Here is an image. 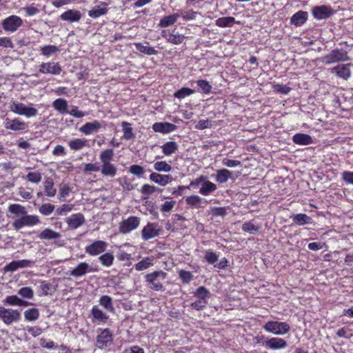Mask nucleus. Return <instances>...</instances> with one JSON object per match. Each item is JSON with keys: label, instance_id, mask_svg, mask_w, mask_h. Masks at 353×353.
Returning a JSON list of instances; mask_svg holds the SVG:
<instances>
[{"label": "nucleus", "instance_id": "obj_1", "mask_svg": "<svg viewBox=\"0 0 353 353\" xmlns=\"http://www.w3.org/2000/svg\"><path fill=\"white\" fill-rule=\"evenodd\" d=\"M114 157V151L112 149H107L102 151L99 155L100 161L102 163L100 170L103 176L114 177L117 174V168L110 163Z\"/></svg>", "mask_w": 353, "mask_h": 353}, {"label": "nucleus", "instance_id": "obj_2", "mask_svg": "<svg viewBox=\"0 0 353 353\" xmlns=\"http://www.w3.org/2000/svg\"><path fill=\"white\" fill-rule=\"evenodd\" d=\"M167 274L163 271H156L148 274L145 276L146 281L151 290L163 291L164 290L163 282L165 280Z\"/></svg>", "mask_w": 353, "mask_h": 353}, {"label": "nucleus", "instance_id": "obj_3", "mask_svg": "<svg viewBox=\"0 0 353 353\" xmlns=\"http://www.w3.org/2000/svg\"><path fill=\"white\" fill-rule=\"evenodd\" d=\"M348 60H350V57L347 52L343 49H334L322 58V61L327 65Z\"/></svg>", "mask_w": 353, "mask_h": 353}, {"label": "nucleus", "instance_id": "obj_4", "mask_svg": "<svg viewBox=\"0 0 353 353\" xmlns=\"http://www.w3.org/2000/svg\"><path fill=\"white\" fill-rule=\"evenodd\" d=\"M263 329L276 335H283L289 332L290 325L286 322L268 321L263 325Z\"/></svg>", "mask_w": 353, "mask_h": 353}, {"label": "nucleus", "instance_id": "obj_5", "mask_svg": "<svg viewBox=\"0 0 353 353\" xmlns=\"http://www.w3.org/2000/svg\"><path fill=\"white\" fill-rule=\"evenodd\" d=\"M140 225V219L137 216H130L119 223V230L120 233L127 234L136 230Z\"/></svg>", "mask_w": 353, "mask_h": 353}, {"label": "nucleus", "instance_id": "obj_6", "mask_svg": "<svg viewBox=\"0 0 353 353\" xmlns=\"http://www.w3.org/2000/svg\"><path fill=\"white\" fill-rule=\"evenodd\" d=\"M161 227L157 223H148L141 230V237L144 241H148L160 234Z\"/></svg>", "mask_w": 353, "mask_h": 353}, {"label": "nucleus", "instance_id": "obj_7", "mask_svg": "<svg viewBox=\"0 0 353 353\" xmlns=\"http://www.w3.org/2000/svg\"><path fill=\"white\" fill-rule=\"evenodd\" d=\"M108 243L104 241H94L85 247V251L90 256H97L105 252Z\"/></svg>", "mask_w": 353, "mask_h": 353}, {"label": "nucleus", "instance_id": "obj_8", "mask_svg": "<svg viewBox=\"0 0 353 353\" xmlns=\"http://www.w3.org/2000/svg\"><path fill=\"white\" fill-rule=\"evenodd\" d=\"M19 318L20 312L0 307V319H2L6 324H10L19 320Z\"/></svg>", "mask_w": 353, "mask_h": 353}, {"label": "nucleus", "instance_id": "obj_9", "mask_svg": "<svg viewBox=\"0 0 353 353\" xmlns=\"http://www.w3.org/2000/svg\"><path fill=\"white\" fill-rule=\"evenodd\" d=\"M112 341V334L109 329H104L97 337V346L103 349L111 344Z\"/></svg>", "mask_w": 353, "mask_h": 353}, {"label": "nucleus", "instance_id": "obj_10", "mask_svg": "<svg viewBox=\"0 0 353 353\" xmlns=\"http://www.w3.org/2000/svg\"><path fill=\"white\" fill-rule=\"evenodd\" d=\"M22 23V20L20 17L12 15L2 22V26L6 31L14 32L15 31Z\"/></svg>", "mask_w": 353, "mask_h": 353}, {"label": "nucleus", "instance_id": "obj_11", "mask_svg": "<svg viewBox=\"0 0 353 353\" xmlns=\"http://www.w3.org/2000/svg\"><path fill=\"white\" fill-rule=\"evenodd\" d=\"M333 14V9L327 6H316L312 10L313 16L319 20L327 19Z\"/></svg>", "mask_w": 353, "mask_h": 353}, {"label": "nucleus", "instance_id": "obj_12", "mask_svg": "<svg viewBox=\"0 0 353 353\" xmlns=\"http://www.w3.org/2000/svg\"><path fill=\"white\" fill-rule=\"evenodd\" d=\"M92 272V268L88 263L81 262L70 271V276L79 278Z\"/></svg>", "mask_w": 353, "mask_h": 353}, {"label": "nucleus", "instance_id": "obj_13", "mask_svg": "<svg viewBox=\"0 0 353 353\" xmlns=\"http://www.w3.org/2000/svg\"><path fill=\"white\" fill-rule=\"evenodd\" d=\"M39 71L43 74H59L61 68L58 63H43L40 66Z\"/></svg>", "mask_w": 353, "mask_h": 353}, {"label": "nucleus", "instance_id": "obj_14", "mask_svg": "<svg viewBox=\"0 0 353 353\" xmlns=\"http://www.w3.org/2000/svg\"><path fill=\"white\" fill-rule=\"evenodd\" d=\"M102 126L103 125L101 122L95 120L92 122H88L85 123L80 128L79 131L83 134L88 135L97 132L102 128Z\"/></svg>", "mask_w": 353, "mask_h": 353}, {"label": "nucleus", "instance_id": "obj_15", "mask_svg": "<svg viewBox=\"0 0 353 353\" xmlns=\"http://www.w3.org/2000/svg\"><path fill=\"white\" fill-rule=\"evenodd\" d=\"M150 180L162 186H165L173 181V177L169 174L163 175L157 172H152L150 175Z\"/></svg>", "mask_w": 353, "mask_h": 353}, {"label": "nucleus", "instance_id": "obj_16", "mask_svg": "<svg viewBox=\"0 0 353 353\" xmlns=\"http://www.w3.org/2000/svg\"><path fill=\"white\" fill-rule=\"evenodd\" d=\"M85 222L84 216L81 213L74 214L66 219V223L71 229H77Z\"/></svg>", "mask_w": 353, "mask_h": 353}, {"label": "nucleus", "instance_id": "obj_17", "mask_svg": "<svg viewBox=\"0 0 353 353\" xmlns=\"http://www.w3.org/2000/svg\"><path fill=\"white\" fill-rule=\"evenodd\" d=\"M60 18L61 20L65 21L77 22L81 18V13L77 10H68L62 13Z\"/></svg>", "mask_w": 353, "mask_h": 353}, {"label": "nucleus", "instance_id": "obj_18", "mask_svg": "<svg viewBox=\"0 0 353 353\" xmlns=\"http://www.w3.org/2000/svg\"><path fill=\"white\" fill-rule=\"evenodd\" d=\"M263 344L265 347L272 350L284 348L288 345L287 342L281 338H271L266 340Z\"/></svg>", "mask_w": 353, "mask_h": 353}, {"label": "nucleus", "instance_id": "obj_19", "mask_svg": "<svg viewBox=\"0 0 353 353\" xmlns=\"http://www.w3.org/2000/svg\"><path fill=\"white\" fill-rule=\"evenodd\" d=\"M176 128V125L170 123H155L152 125V129L154 132L169 133L172 132Z\"/></svg>", "mask_w": 353, "mask_h": 353}, {"label": "nucleus", "instance_id": "obj_20", "mask_svg": "<svg viewBox=\"0 0 353 353\" xmlns=\"http://www.w3.org/2000/svg\"><path fill=\"white\" fill-rule=\"evenodd\" d=\"M307 19V12L299 11L291 17V23L296 26H302Z\"/></svg>", "mask_w": 353, "mask_h": 353}, {"label": "nucleus", "instance_id": "obj_21", "mask_svg": "<svg viewBox=\"0 0 353 353\" xmlns=\"http://www.w3.org/2000/svg\"><path fill=\"white\" fill-rule=\"evenodd\" d=\"M294 143L299 145H309L312 143V138L306 134L298 133L293 136Z\"/></svg>", "mask_w": 353, "mask_h": 353}, {"label": "nucleus", "instance_id": "obj_22", "mask_svg": "<svg viewBox=\"0 0 353 353\" xmlns=\"http://www.w3.org/2000/svg\"><path fill=\"white\" fill-rule=\"evenodd\" d=\"M336 72V75L344 79H347L351 74L349 65H339L333 68Z\"/></svg>", "mask_w": 353, "mask_h": 353}, {"label": "nucleus", "instance_id": "obj_23", "mask_svg": "<svg viewBox=\"0 0 353 353\" xmlns=\"http://www.w3.org/2000/svg\"><path fill=\"white\" fill-rule=\"evenodd\" d=\"M232 172L227 169H221L216 171V181L219 183H225L231 178Z\"/></svg>", "mask_w": 353, "mask_h": 353}, {"label": "nucleus", "instance_id": "obj_24", "mask_svg": "<svg viewBox=\"0 0 353 353\" xmlns=\"http://www.w3.org/2000/svg\"><path fill=\"white\" fill-rule=\"evenodd\" d=\"M217 187L216 184L213 183L210 181H204L202 184L201 188H200L199 193L202 195L207 196L210 193L214 192L216 190Z\"/></svg>", "mask_w": 353, "mask_h": 353}, {"label": "nucleus", "instance_id": "obj_25", "mask_svg": "<svg viewBox=\"0 0 353 353\" xmlns=\"http://www.w3.org/2000/svg\"><path fill=\"white\" fill-rule=\"evenodd\" d=\"M54 181L52 178H48L44 182V192L47 196H55L57 190L54 188Z\"/></svg>", "mask_w": 353, "mask_h": 353}, {"label": "nucleus", "instance_id": "obj_26", "mask_svg": "<svg viewBox=\"0 0 353 353\" xmlns=\"http://www.w3.org/2000/svg\"><path fill=\"white\" fill-rule=\"evenodd\" d=\"M179 16V14L175 13L163 17L160 20L159 26L162 28H167L171 25H173L177 21Z\"/></svg>", "mask_w": 353, "mask_h": 353}, {"label": "nucleus", "instance_id": "obj_27", "mask_svg": "<svg viewBox=\"0 0 353 353\" xmlns=\"http://www.w3.org/2000/svg\"><path fill=\"white\" fill-rule=\"evenodd\" d=\"M60 236L61 234L59 232H55L49 228L43 230L39 235V239L46 240L56 239Z\"/></svg>", "mask_w": 353, "mask_h": 353}, {"label": "nucleus", "instance_id": "obj_28", "mask_svg": "<svg viewBox=\"0 0 353 353\" xmlns=\"http://www.w3.org/2000/svg\"><path fill=\"white\" fill-rule=\"evenodd\" d=\"M71 150H79L88 145V141L85 139H75L68 142Z\"/></svg>", "mask_w": 353, "mask_h": 353}, {"label": "nucleus", "instance_id": "obj_29", "mask_svg": "<svg viewBox=\"0 0 353 353\" xmlns=\"http://www.w3.org/2000/svg\"><path fill=\"white\" fill-rule=\"evenodd\" d=\"M164 154L169 156L174 154L178 149V144L174 141L166 142L161 146Z\"/></svg>", "mask_w": 353, "mask_h": 353}, {"label": "nucleus", "instance_id": "obj_30", "mask_svg": "<svg viewBox=\"0 0 353 353\" xmlns=\"http://www.w3.org/2000/svg\"><path fill=\"white\" fill-rule=\"evenodd\" d=\"M53 108L61 113L68 112V103L63 99H57L52 103Z\"/></svg>", "mask_w": 353, "mask_h": 353}, {"label": "nucleus", "instance_id": "obj_31", "mask_svg": "<svg viewBox=\"0 0 353 353\" xmlns=\"http://www.w3.org/2000/svg\"><path fill=\"white\" fill-rule=\"evenodd\" d=\"M292 220L299 225H304L312 223V218L305 214H297L292 216Z\"/></svg>", "mask_w": 353, "mask_h": 353}, {"label": "nucleus", "instance_id": "obj_32", "mask_svg": "<svg viewBox=\"0 0 353 353\" xmlns=\"http://www.w3.org/2000/svg\"><path fill=\"white\" fill-rule=\"evenodd\" d=\"M235 22V19L232 17H223L216 20V25L219 27L225 28L231 27Z\"/></svg>", "mask_w": 353, "mask_h": 353}, {"label": "nucleus", "instance_id": "obj_33", "mask_svg": "<svg viewBox=\"0 0 353 353\" xmlns=\"http://www.w3.org/2000/svg\"><path fill=\"white\" fill-rule=\"evenodd\" d=\"M130 125V123L126 121H123L121 123L123 132V137L125 140H130L134 137V134Z\"/></svg>", "mask_w": 353, "mask_h": 353}, {"label": "nucleus", "instance_id": "obj_34", "mask_svg": "<svg viewBox=\"0 0 353 353\" xmlns=\"http://www.w3.org/2000/svg\"><path fill=\"white\" fill-rule=\"evenodd\" d=\"M114 257L110 252H106L99 257L101 263L105 267H110L113 264Z\"/></svg>", "mask_w": 353, "mask_h": 353}, {"label": "nucleus", "instance_id": "obj_35", "mask_svg": "<svg viewBox=\"0 0 353 353\" xmlns=\"http://www.w3.org/2000/svg\"><path fill=\"white\" fill-rule=\"evenodd\" d=\"M23 314L27 321H34L38 319L39 312L37 308L31 307L25 310Z\"/></svg>", "mask_w": 353, "mask_h": 353}, {"label": "nucleus", "instance_id": "obj_36", "mask_svg": "<svg viewBox=\"0 0 353 353\" xmlns=\"http://www.w3.org/2000/svg\"><path fill=\"white\" fill-rule=\"evenodd\" d=\"M92 315L94 320L100 322H105L108 319V316L97 306H94L92 309Z\"/></svg>", "mask_w": 353, "mask_h": 353}, {"label": "nucleus", "instance_id": "obj_37", "mask_svg": "<svg viewBox=\"0 0 353 353\" xmlns=\"http://www.w3.org/2000/svg\"><path fill=\"white\" fill-rule=\"evenodd\" d=\"M134 45L136 46L137 50L141 52V53L148 55H153L157 54V50H156L153 47L144 46L141 43H134Z\"/></svg>", "mask_w": 353, "mask_h": 353}, {"label": "nucleus", "instance_id": "obj_38", "mask_svg": "<svg viewBox=\"0 0 353 353\" xmlns=\"http://www.w3.org/2000/svg\"><path fill=\"white\" fill-rule=\"evenodd\" d=\"M5 128L12 130H19L22 128V123L17 119H6Z\"/></svg>", "mask_w": 353, "mask_h": 353}, {"label": "nucleus", "instance_id": "obj_39", "mask_svg": "<svg viewBox=\"0 0 353 353\" xmlns=\"http://www.w3.org/2000/svg\"><path fill=\"white\" fill-rule=\"evenodd\" d=\"M99 304L110 312L114 311L112 298L107 295L102 296L99 299Z\"/></svg>", "mask_w": 353, "mask_h": 353}, {"label": "nucleus", "instance_id": "obj_40", "mask_svg": "<svg viewBox=\"0 0 353 353\" xmlns=\"http://www.w3.org/2000/svg\"><path fill=\"white\" fill-rule=\"evenodd\" d=\"M164 37L168 40V41H169L170 43H172L173 44H175V45L181 43L185 39V37L183 35H181L179 34H173V33L165 34Z\"/></svg>", "mask_w": 353, "mask_h": 353}, {"label": "nucleus", "instance_id": "obj_41", "mask_svg": "<svg viewBox=\"0 0 353 353\" xmlns=\"http://www.w3.org/2000/svg\"><path fill=\"white\" fill-rule=\"evenodd\" d=\"M210 296V293L209 290L203 286L197 288L194 292V296L203 301H207L206 299L209 298Z\"/></svg>", "mask_w": 353, "mask_h": 353}, {"label": "nucleus", "instance_id": "obj_42", "mask_svg": "<svg viewBox=\"0 0 353 353\" xmlns=\"http://www.w3.org/2000/svg\"><path fill=\"white\" fill-rule=\"evenodd\" d=\"M154 168L158 172H169L172 170V166L165 161H157L154 164Z\"/></svg>", "mask_w": 353, "mask_h": 353}, {"label": "nucleus", "instance_id": "obj_43", "mask_svg": "<svg viewBox=\"0 0 353 353\" xmlns=\"http://www.w3.org/2000/svg\"><path fill=\"white\" fill-rule=\"evenodd\" d=\"M259 229V226L254 225L251 221L245 222L242 225V230L250 234H254L258 232Z\"/></svg>", "mask_w": 353, "mask_h": 353}, {"label": "nucleus", "instance_id": "obj_44", "mask_svg": "<svg viewBox=\"0 0 353 353\" xmlns=\"http://www.w3.org/2000/svg\"><path fill=\"white\" fill-rule=\"evenodd\" d=\"M25 212H23V214ZM40 222L39 219L36 215H24L23 225H34Z\"/></svg>", "mask_w": 353, "mask_h": 353}, {"label": "nucleus", "instance_id": "obj_45", "mask_svg": "<svg viewBox=\"0 0 353 353\" xmlns=\"http://www.w3.org/2000/svg\"><path fill=\"white\" fill-rule=\"evenodd\" d=\"M107 12L108 9L106 8L95 7L88 12V15L92 18H97L105 14Z\"/></svg>", "mask_w": 353, "mask_h": 353}, {"label": "nucleus", "instance_id": "obj_46", "mask_svg": "<svg viewBox=\"0 0 353 353\" xmlns=\"http://www.w3.org/2000/svg\"><path fill=\"white\" fill-rule=\"evenodd\" d=\"M194 92V90L188 88H183L179 90H177L176 92H174V96L179 99H183L187 96H189Z\"/></svg>", "mask_w": 353, "mask_h": 353}, {"label": "nucleus", "instance_id": "obj_47", "mask_svg": "<svg viewBox=\"0 0 353 353\" xmlns=\"http://www.w3.org/2000/svg\"><path fill=\"white\" fill-rule=\"evenodd\" d=\"M152 265V260L149 258H146L135 265V268L137 270L141 271L148 268L150 265Z\"/></svg>", "mask_w": 353, "mask_h": 353}, {"label": "nucleus", "instance_id": "obj_48", "mask_svg": "<svg viewBox=\"0 0 353 353\" xmlns=\"http://www.w3.org/2000/svg\"><path fill=\"white\" fill-rule=\"evenodd\" d=\"M197 85L200 88L201 91L205 94L210 93L212 90L211 85L209 83L208 81L205 80L201 79L197 81Z\"/></svg>", "mask_w": 353, "mask_h": 353}, {"label": "nucleus", "instance_id": "obj_49", "mask_svg": "<svg viewBox=\"0 0 353 353\" xmlns=\"http://www.w3.org/2000/svg\"><path fill=\"white\" fill-rule=\"evenodd\" d=\"M59 50V48L56 46H46L41 48V53L44 56L49 57Z\"/></svg>", "mask_w": 353, "mask_h": 353}, {"label": "nucleus", "instance_id": "obj_50", "mask_svg": "<svg viewBox=\"0 0 353 353\" xmlns=\"http://www.w3.org/2000/svg\"><path fill=\"white\" fill-rule=\"evenodd\" d=\"M54 205L50 203L43 204L40 208L39 212L43 215H49L54 210Z\"/></svg>", "mask_w": 353, "mask_h": 353}, {"label": "nucleus", "instance_id": "obj_51", "mask_svg": "<svg viewBox=\"0 0 353 353\" xmlns=\"http://www.w3.org/2000/svg\"><path fill=\"white\" fill-rule=\"evenodd\" d=\"M27 178L29 181L38 183L41 180V174L39 172H30L28 174Z\"/></svg>", "mask_w": 353, "mask_h": 353}, {"label": "nucleus", "instance_id": "obj_52", "mask_svg": "<svg viewBox=\"0 0 353 353\" xmlns=\"http://www.w3.org/2000/svg\"><path fill=\"white\" fill-rule=\"evenodd\" d=\"M179 277L183 283H188L192 280L193 275L189 271L181 270L179 272Z\"/></svg>", "mask_w": 353, "mask_h": 353}, {"label": "nucleus", "instance_id": "obj_53", "mask_svg": "<svg viewBox=\"0 0 353 353\" xmlns=\"http://www.w3.org/2000/svg\"><path fill=\"white\" fill-rule=\"evenodd\" d=\"M185 201H186L187 204H188L191 206H193V207H196L199 205V203H201V199L197 195H192V196H188L186 198Z\"/></svg>", "mask_w": 353, "mask_h": 353}, {"label": "nucleus", "instance_id": "obj_54", "mask_svg": "<svg viewBox=\"0 0 353 353\" xmlns=\"http://www.w3.org/2000/svg\"><path fill=\"white\" fill-rule=\"evenodd\" d=\"M130 171L132 174L140 176L145 173V170L143 167L139 165H133L130 168Z\"/></svg>", "mask_w": 353, "mask_h": 353}, {"label": "nucleus", "instance_id": "obj_55", "mask_svg": "<svg viewBox=\"0 0 353 353\" xmlns=\"http://www.w3.org/2000/svg\"><path fill=\"white\" fill-rule=\"evenodd\" d=\"M158 190V188L149 184H145L141 188V192L143 194H151Z\"/></svg>", "mask_w": 353, "mask_h": 353}, {"label": "nucleus", "instance_id": "obj_56", "mask_svg": "<svg viewBox=\"0 0 353 353\" xmlns=\"http://www.w3.org/2000/svg\"><path fill=\"white\" fill-rule=\"evenodd\" d=\"M68 114L75 118H83L85 116V114L81 111H79L77 106H72L70 111L68 110Z\"/></svg>", "mask_w": 353, "mask_h": 353}, {"label": "nucleus", "instance_id": "obj_57", "mask_svg": "<svg viewBox=\"0 0 353 353\" xmlns=\"http://www.w3.org/2000/svg\"><path fill=\"white\" fill-rule=\"evenodd\" d=\"M208 302L207 301H203L199 299L191 303V307L196 310H201L205 307Z\"/></svg>", "mask_w": 353, "mask_h": 353}, {"label": "nucleus", "instance_id": "obj_58", "mask_svg": "<svg viewBox=\"0 0 353 353\" xmlns=\"http://www.w3.org/2000/svg\"><path fill=\"white\" fill-rule=\"evenodd\" d=\"M205 259L209 263L213 264L217 261L218 256L213 252L207 251L205 255Z\"/></svg>", "mask_w": 353, "mask_h": 353}, {"label": "nucleus", "instance_id": "obj_59", "mask_svg": "<svg viewBox=\"0 0 353 353\" xmlns=\"http://www.w3.org/2000/svg\"><path fill=\"white\" fill-rule=\"evenodd\" d=\"M37 110L32 107L23 106V115L27 117H34L37 114Z\"/></svg>", "mask_w": 353, "mask_h": 353}, {"label": "nucleus", "instance_id": "obj_60", "mask_svg": "<svg viewBox=\"0 0 353 353\" xmlns=\"http://www.w3.org/2000/svg\"><path fill=\"white\" fill-rule=\"evenodd\" d=\"M100 170V166L97 163H85L83 171L85 172H98Z\"/></svg>", "mask_w": 353, "mask_h": 353}, {"label": "nucleus", "instance_id": "obj_61", "mask_svg": "<svg viewBox=\"0 0 353 353\" xmlns=\"http://www.w3.org/2000/svg\"><path fill=\"white\" fill-rule=\"evenodd\" d=\"M72 209V205L63 204L60 208L57 209V213L59 215H65L68 212H70Z\"/></svg>", "mask_w": 353, "mask_h": 353}, {"label": "nucleus", "instance_id": "obj_62", "mask_svg": "<svg viewBox=\"0 0 353 353\" xmlns=\"http://www.w3.org/2000/svg\"><path fill=\"white\" fill-rule=\"evenodd\" d=\"M8 211L13 214L19 215L22 214V206L19 204L10 205Z\"/></svg>", "mask_w": 353, "mask_h": 353}, {"label": "nucleus", "instance_id": "obj_63", "mask_svg": "<svg viewBox=\"0 0 353 353\" xmlns=\"http://www.w3.org/2000/svg\"><path fill=\"white\" fill-rule=\"evenodd\" d=\"M342 179L345 183L353 185V172L344 171L342 173Z\"/></svg>", "mask_w": 353, "mask_h": 353}, {"label": "nucleus", "instance_id": "obj_64", "mask_svg": "<svg viewBox=\"0 0 353 353\" xmlns=\"http://www.w3.org/2000/svg\"><path fill=\"white\" fill-rule=\"evenodd\" d=\"M144 350L139 346L134 345L125 349L123 353H144Z\"/></svg>", "mask_w": 353, "mask_h": 353}]
</instances>
